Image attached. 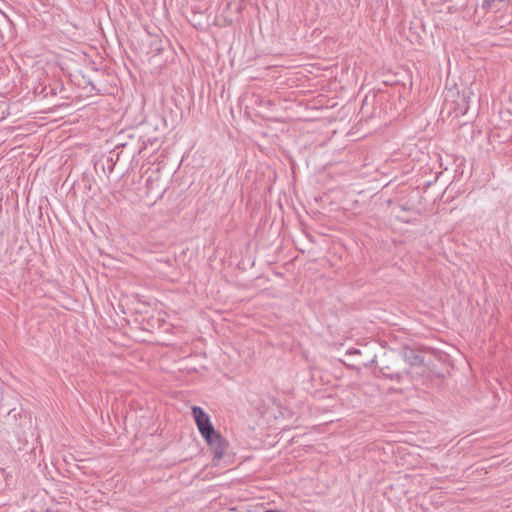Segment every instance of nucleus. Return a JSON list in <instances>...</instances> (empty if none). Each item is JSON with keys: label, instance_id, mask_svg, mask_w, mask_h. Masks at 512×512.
<instances>
[{"label": "nucleus", "instance_id": "7ed1b4c3", "mask_svg": "<svg viewBox=\"0 0 512 512\" xmlns=\"http://www.w3.org/2000/svg\"><path fill=\"white\" fill-rule=\"evenodd\" d=\"M193 418L197 425V428L203 438L216 433L209 415L200 407L192 408Z\"/></svg>", "mask_w": 512, "mask_h": 512}, {"label": "nucleus", "instance_id": "39448f33", "mask_svg": "<svg viewBox=\"0 0 512 512\" xmlns=\"http://www.w3.org/2000/svg\"><path fill=\"white\" fill-rule=\"evenodd\" d=\"M360 354V351L357 350V349H350L346 352L345 356H346V359H344V362L347 364V365H351L349 362L352 361V359H350L351 356H357Z\"/></svg>", "mask_w": 512, "mask_h": 512}, {"label": "nucleus", "instance_id": "f03ea898", "mask_svg": "<svg viewBox=\"0 0 512 512\" xmlns=\"http://www.w3.org/2000/svg\"><path fill=\"white\" fill-rule=\"evenodd\" d=\"M193 418L197 425V428L203 438L216 433L209 415L200 407L192 408Z\"/></svg>", "mask_w": 512, "mask_h": 512}, {"label": "nucleus", "instance_id": "20e7f679", "mask_svg": "<svg viewBox=\"0 0 512 512\" xmlns=\"http://www.w3.org/2000/svg\"><path fill=\"white\" fill-rule=\"evenodd\" d=\"M208 446L210 447L213 454V462L217 465L220 460L225 455L228 443L227 441L220 435L219 432H216L212 435H209L204 438Z\"/></svg>", "mask_w": 512, "mask_h": 512}, {"label": "nucleus", "instance_id": "f257e3e1", "mask_svg": "<svg viewBox=\"0 0 512 512\" xmlns=\"http://www.w3.org/2000/svg\"><path fill=\"white\" fill-rule=\"evenodd\" d=\"M427 371V367L423 364L422 360L417 356L413 357L412 361H405L397 368V371L388 374V377H396L399 381H409L414 378L422 377Z\"/></svg>", "mask_w": 512, "mask_h": 512}]
</instances>
